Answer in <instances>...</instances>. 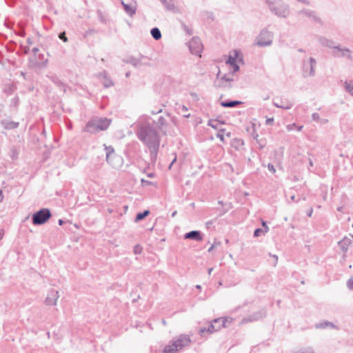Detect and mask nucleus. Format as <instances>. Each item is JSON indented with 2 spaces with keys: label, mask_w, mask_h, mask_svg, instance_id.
<instances>
[{
  "label": "nucleus",
  "mask_w": 353,
  "mask_h": 353,
  "mask_svg": "<svg viewBox=\"0 0 353 353\" xmlns=\"http://www.w3.org/2000/svg\"><path fill=\"white\" fill-rule=\"evenodd\" d=\"M137 136L148 148L151 159L155 161L161 143L157 130L149 124L142 125L137 130Z\"/></svg>",
  "instance_id": "f257e3e1"
},
{
  "label": "nucleus",
  "mask_w": 353,
  "mask_h": 353,
  "mask_svg": "<svg viewBox=\"0 0 353 353\" xmlns=\"http://www.w3.org/2000/svg\"><path fill=\"white\" fill-rule=\"evenodd\" d=\"M271 13L279 18L286 19L290 14L289 4L283 0H264Z\"/></svg>",
  "instance_id": "f03ea898"
},
{
  "label": "nucleus",
  "mask_w": 353,
  "mask_h": 353,
  "mask_svg": "<svg viewBox=\"0 0 353 353\" xmlns=\"http://www.w3.org/2000/svg\"><path fill=\"white\" fill-rule=\"evenodd\" d=\"M191 343L190 336L181 335L178 339L172 341L170 344L165 345L162 350L163 353H176L184 347H187Z\"/></svg>",
  "instance_id": "7ed1b4c3"
},
{
  "label": "nucleus",
  "mask_w": 353,
  "mask_h": 353,
  "mask_svg": "<svg viewBox=\"0 0 353 353\" xmlns=\"http://www.w3.org/2000/svg\"><path fill=\"white\" fill-rule=\"evenodd\" d=\"M39 51L36 47L32 48V56L30 57L28 63L30 68H42L46 66L48 59H45L43 54H38Z\"/></svg>",
  "instance_id": "20e7f679"
},
{
  "label": "nucleus",
  "mask_w": 353,
  "mask_h": 353,
  "mask_svg": "<svg viewBox=\"0 0 353 353\" xmlns=\"http://www.w3.org/2000/svg\"><path fill=\"white\" fill-rule=\"evenodd\" d=\"M52 216L48 208H41L32 215V221L34 225H41L46 223Z\"/></svg>",
  "instance_id": "39448f33"
},
{
  "label": "nucleus",
  "mask_w": 353,
  "mask_h": 353,
  "mask_svg": "<svg viewBox=\"0 0 353 353\" xmlns=\"http://www.w3.org/2000/svg\"><path fill=\"white\" fill-rule=\"evenodd\" d=\"M297 15L302 20L308 19L321 26H323V20L315 10L309 8H303L297 12Z\"/></svg>",
  "instance_id": "423d86ee"
},
{
  "label": "nucleus",
  "mask_w": 353,
  "mask_h": 353,
  "mask_svg": "<svg viewBox=\"0 0 353 353\" xmlns=\"http://www.w3.org/2000/svg\"><path fill=\"white\" fill-rule=\"evenodd\" d=\"M273 33L267 28L263 29L256 39L255 45L259 47L269 46L272 43Z\"/></svg>",
  "instance_id": "0eeeda50"
},
{
  "label": "nucleus",
  "mask_w": 353,
  "mask_h": 353,
  "mask_svg": "<svg viewBox=\"0 0 353 353\" xmlns=\"http://www.w3.org/2000/svg\"><path fill=\"white\" fill-rule=\"evenodd\" d=\"M316 61L314 58L310 57L308 59H303L302 61V75L306 78L308 77H314L315 75V65Z\"/></svg>",
  "instance_id": "6e6552de"
},
{
  "label": "nucleus",
  "mask_w": 353,
  "mask_h": 353,
  "mask_svg": "<svg viewBox=\"0 0 353 353\" xmlns=\"http://www.w3.org/2000/svg\"><path fill=\"white\" fill-rule=\"evenodd\" d=\"M332 55L336 58H345L349 61L353 60L352 52L349 48L336 45L332 52Z\"/></svg>",
  "instance_id": "1a4fd4ad"
},
{
  "label": "nucleus",
  "mask_w": 353,
  "mask_h": 353,
  "mask_svg": "<svg viewBox=\"0 0 353 353\" xmlns=\"http://www.w3.org/2000/svg\"><path fill=\"white\" fill-rule=\"evenodd\" d=\"M104 147L107 162L112 167H116L119 162L120 157L115 154L114 149L112 145L107 146L104 144Z\"/></svg>",
  "instance_id": "9d476101"
},
{
  "label": "nucleus",
  "mask_w": 353,
  "mask_h": 353,
  "mask_svg": "<svg viewBox=\"0 0 353 353\" xmlns=\"http://www.w3.org/2000/svg\"><path fill=\"white\" fill-rule=\"evenodd\" d=\"M188 46L192 54L201 57V53L203 50V44L199 37H193L188 43Z\"/></svg>",
  "instance_id": "9b49d317"
},
{
  "label": "nucleus",
  "mask_w": 353,
  "mask_h": 353,
  "mask_svg": "<svg viewBox=\"0 0 353 353\" xmlns=\"http://www.w3.org/2000/svg\"><path fill=\"white\" fill-rule=\"evenodd\" d=\"M155 128H157L159 132L165 135L168 131V120L163 116H160L157 121H154Z\"/></svg>",
  "instance_id": "f8f14e48"
},
{
  "label": "nucleus",
  "mask_w": 353,
  "mask_h": 353,
  "mask_svg": "<svg viewBox=\"0 0 353 353\" xmlns=\"http://www.w3.org/2000/svg\"><path fill=\"white\" fill-rule=\"evenodd\" d=\"M59 297V292L56 290L52 289L48 291L47 296L45 300V303L47 305H56L57 299Z\"/></svg>",
  "instance_id": "ddd939ff"
},
{
  "label": "nucleus",
  "mask_w": 353,
  "mask_h": 353,
  "mask_svg": "<svg viewBox=\"0 0 353 353\" xmlns=\"http://www.w3.org/2000/svg\"><path fill=\"white\" fill-rule=\"evenodd\" d=\"M265 316L266 311L265 310H261L260 311L254 312L253 314L249 315L248 317L244 318L242 321L244 323L255 321L263 319Z\"/></svg>",
  "instance_id": "4468645a"
},
{
  "label": "nucleus",
  "mask_w": 353,
  "mask_h": 353,
  "mask_svg": "<svg viewBox=\"0 0 353 353\" xmlns=\"http://www.w3.org/2000/svg\"><path fill=\"white\" fill-rule=\"evenodd\" d=\"M83 131L91 134H95L101 130L98 128V123L94 118L86 123L83 128Z\"/></svg>",
  "instance_id": "2eb2a0df"
},
{
  "label": "nucleus",
  "mask_w": 353,
  "mask_h": 353,
  "mask_svg": "<svg viewBox=\"0 0 353 353\" xmlns=\"http://www.w3.org/2000/svg\"><path fill=\"white\" fill-rule=\"evenodd\" d=\"M185 239H192L196 241H201L203 240V236L200 231L192 230L184 234Z\"/></svg>",
  "instance_id": "dca6fc26"
},
{
  "label": "nucleus",
  "mask_w": 353,
  "mask_h": 353,
  "mask_svg": "<svg viewBox=\"0 0 353 353\" xmlns=\"http://www.w3.org/2000/svg\"><path fill=\"white\" fill-rule=\"evenodd\" d=\"M97 123H98V128L101 131L105 130L110 126L111 123V119L105 117H95Z\"/></svg>",
  "instance_id": "f3484780"
},
{
  "label": "nucleus",
  "mask_w": 353,
  "mask_h": 353,
  "mask_svg": "<svg viewBox=\"0 0 353 353\" xmlns=\"http://www.w3.org/2000/svg\"><path fill=\"white\" fill-rule=\"evenodd\" d=\"M318 41L321 46L331 48L332 50H334V47L336 46L333 40L325 37H319Z\"/></svg>",
  "instance_id": "a211bd4d"
},
{
  "label": "nucleus",
  "mask_w": 353,
  "mask_h": 353,
  "mask_svg": "<svg viewBox=\"0 0 353 353\" xmlns=\"http://www.w3.org/2000/svg\"><path fill=\"white\" fill-rule=\"evenodd\" d=\"M98 77L103 79L102 83L105 88H110L114 85V83L112 79L108 77V74L105 71L101 72L98 74Z\"/></svg>",
  "instance_id": "6ab92c4d"
},
{
  "label": "nucleus",
  "mask_w": 353,
  "mask_h": 353,
  "mask_svg": "<svg viewBox=\"0 0 353 353\" xmlns=\"http://www.w3.org/2000/svg\"><path fill=\"white\" fill-rule=\"evenodd\" d=\"M351 243V239L348 237H344L342 240L339 241L338 244L341 250L343 252V258L346 256L345 253L348 250V247Z\"/></svg>",
  "instance_id": "aec40b11"
},
{
  "label": "nucleus",
  "mask_w": 353,
  "mask_h": 353,
  "mask_svg": "<svg viewBox=\"0 0 353 353\" xmlns=\"http://www.w3.org/2000/svg\"><path fill=\"white\" fill-rule=\"evenodd\" d=\"M121 3L123 6V8L125 12L130 17H132L136 13V7L132 6L130 4H127L124 3L123 0H121Z\"/></svg>",
  "instance_id": "412c9836"
},
{
  "label": "nucleus",
  "mask_w": 353,
  "mask_h": 353,
  "mask_svg": "<svg viewBox=\"0 0 353 353\" xmlns=\"http://www.w3.org/2000/svg\"><path fill=\"white\" fill-rule=\"evenodd\" d=\"M327 327H330L331 329H338V327L334 323L328 321L320 322L315 325V328L316 329H325Z\"/></svg>",
  "instance_id": "4be33fe9"
},
{
  "label": "nucleus",
  "mask_w": 353,
  "mask_h": 353,
  "mask_svg": "<svg viewBox=\"0 0 353 353\" xmlns=\"http://www.w3.org/2000/svg\"><path fill=\"white\" fill-rule=\"evenodd\" d=\"M226 319L223 318H217L212 321L215 330L217 332L221 327H225Z\"/></svg>",
  "instance_id": "5701e85b"
},
{
  "label": "nucleus",
  "mask_w": 353,
  "mask_h": 353,
  "mask_svg": "<svg viewBox=\"0 0 353 353\" xmlns=\"http://www.w3.org/2000/svg\"><path fill=\"white\" fill-rule=\"evenodd\" d=\"M243 103L242 101H236V100H234V101H231V100H228V101H221L220 103V105L223 107V108H234V107H236V105H239V104H241Z\"/></svg>",
  "instance_id": "b1692460"
},
{
  "label": "nucleus",
  "mask_w": 353,
  "mask_h": 353,
  "mask_svg": "<svg viewBox=\"0 0 353 353\" xmlns=\"http://www.w3.org/2000/svg\"><path fill=\"white\" fill-rule=\"evenodd\" d=\"M165 8L169 11H175L176 6L174 0H159Z\"/></svg>",
  "instance_id": "393cba45"
},
{
  "label": "nucleus",
  "mask_w": 353,
  "mask_h": 353,
  "mask_svg": "<svg viewBox=\"0 0 353 353\" xmlns=\"http://www.w3.org/2000/svg\"><path fill=\"white\" fill-rule=\"evenodd\" d=\"M1 124L4 127V128L8 130H12L17 128L19 125V123L5 120L1 122Z\"/></svg>",
  "instance_id": "a878e982"
},
{
  "label": "nucleus",
  "mask_w": 353,
  "mask_h": 353,
  "mask_svg": "<svg viewBox=\"0 0 353 353\" xmlns=\"http://www.w3.org/2000/svg\"><path fill=\"white\" fill-rule=\"evenodd\" d=\"M216 332L214 329V326L212 323V321L210 323V324L208 326V327H201L199 330V334L201 336H204V334L205 332H208L209 334H212L213 332Z\"/></svg>",
  "instance_id": "bb28decb"
},
{
  "label": "nucleus",
  "mask_w": 353,
  "mask_h": 353,
  "mask_svg": "<svg viewBox=\"0 0 353 353\" xmlns=\"http://www.w3.org/2000/svg\"><path fill=\"white\" fill-rule=\"evenodd\" d=\"M282 102V104H279L277 102L275 101V99L273 100V105L276 107V108H282L283 110H290L292 108V103H290L289 101H286L285 103H283V101Z\"/></svg>",
  "instance_id": "cd10ccee"
},
{
  "label": "nucleus",
  "mask_w": 353,
  "mask_h": 353,
  "mask_svg": "<svg viewBox=\"0 0 353 353\" xmlns=\"http://www.w3.org/2000/svg\"><path fill=\"white\" fill-rule=\"evenodd\" d=\"M150 34L155 40H159L162 37L160 30L157 27L151 29Z\"/></svg>",
  "instance_id": "c85d7f7f"
},
{
  "label": "nucleus",
  "mask_w": 353,
  "mask_h": 353,
  "mask_svg": "<svg viewBox=\"0 0 353 353\" xmlns=\"http://www.w3.org/2000/svg\"><path fill=\"white\" fill-rule=\"evenodd\" d=\"M50 79L52 81L56 84L58 87H59L61 90H63V92L65 91V85L57 77V76H52L50 77Z\"/></svg>",
  "instance_id": "c756f323"
},
{
  "label": "nucleus",
  "mask_w": 353,
  "mask_h": 353,
  "mask_svg": "<svg viewBox=\"0 0 353 353\" xmlns=\"http://www.w3.org/2000/svg\"><path fill=\"white\" fill-rule=\"evenodd\" d=\"M149 214H150V211L148 210H145L143 212L137 213L136 215V217H135V222H139V221L144 219Z\"/></svg>",
  "instance_id": "7c9ffc66"
},
{
  "label": "nucleus",
  "mask_w": 353,
  "mask_h": 353,
  "mask_svg": "<svg viewBox=\"0 0 353 353\" xmlns=\"http://www.w3.org/2000/svg\"><path fill=\"white\" fill-rule=\"evenodd\" d=\"M127 63H130L134 67H139L141 65V62L139 59L134 57H130V59L125 61Z\"/></svg>",
  "instance_id": "2f4dec72"
},
{
  "label": "nucleus",
  "mask_w": 353,
  "mask_h": 353,
  "mask_svg": "<svg viewBox=\"0 0 353 353\" xmlns=\"http://www.w3.org/2000/svg\"><path fill=\"white\" fill-rule=\"evenodd\" d=\"M344 88L347 92L353 96V81H345Z\"/></svg>",
  "instance_id": "473e14b6"
},
{
  "label": "nucleus",
  "mask_w": 353,
  "mask_h": 353,
  "mask_svg": "<svg viewBox=\"0 0 353 353\" xmlns=\"http://www.w3.org/2000/svg\"><path fill=\"white\" fill-rule=\"evenodd\" d=\"M312 117L314 121L321 122L322 123H325L327 121L326 119L321 120L319 114L316 112L313 113Z\"/></svg>",
  "instance_id": "72a5a7b5"
},
{
  "label": "nucleus",
  "mask_w": 353,
  "mask_h": 353,
  "mask_svg": "<svg viewBox=\"0 0 353 353\" xmlns=\"http://www.w3.org/2000/svg\"><path fill=\"white\" fill-rule=\"evenodd\" d=\"M181 26L183 30L188 34L192 35L193 34V31L191 28H190L188 26H186L183 22L181 23Z\"/></svg>",
  "instance_id": "f704fd0d"
},
{
  "label": "nucleus",
  "mask_w": 353,
  "mask_h": 353,
  "mask_svg": "<svg viewBox=\"0 0 353 353\" xmlns=\"http://www.w3.org/2000/svg\"><path fill=\"white\" fill-rule=\"evenodd\" d=\"M142 247L140 245L137 244L134 247L133 252L134 254H140L142 252Z\"/></svg>",
  "instance_id": "c9c22d12"
},
{
  "label": "nucleus",
  "mask_w": 353,
  "mask_h": 353,
  "mask_svg": "<svg viewBox=\"0 0 353 353\" xmlns=\"http://www.w3.org/2000/svg\"><path fill=\"white\" fill-rule=\"evenodd\" d=\"M265 234L262 228H256L254 232V236L255 237L259 236L261 234Z\"/></svg>",
  "instance_id": "e433bc0d"
},
{
  "label": "nucleus",
  "mask_w": 353,
  "mask_h": 353,
  "mask_svg": "<svg viewBox=\"0 0 353 353\" xmlns=\"http://www.w3.org/2000/svg\"><path fill=\"white\" fill-rule=\"evenodd\" d=\"M208 125L211 126L212 128H213L214 129H217L218 128L217 121H216V120H210L208 121Z\"/></svg>",
  "instance_id": "4c0bfd02"
},
{
  "label": "nucleus",
  "mask_w": 353,
  "mask_h": 353,
  "mask_svg": "<svg viewBox=\"0 0 353 353\" xmlns=\"http://www.w3.org/2000/svg\"><path fill=\"white\" fill-rule=\"evenodd\" d=\"M59 38L62 40L63 42L68 41V38L65 35V32H60L59 34Z\"/></svg>",
  "instance_id": "58836bf2"
},
{
  "label": "nucleus",
  "mask_w": 353,
  "mask_h": 353,
  "mask_svg": "<svg viewBox=\"0 0 353 353\" xmlns=\"http://www.w3.org/2000/svg\"><path fill=\"white\" fill-rule=\"evenodd\" d=\"M231 67L232 68V72H236L239 70V66L236 63H232Z\"/></svg>",
  "instance_id": "ea45409f"
},
{
  "label": "nucleus",
  "mask_w": 353,
  "mask_h": 353,
  "mask_svg": "<svg viewBox=\"0 0 353 353\" xmlns=\"http://www.w3.org/2000/svg\"><path fill=\"white\" fill-rule=\"evenodd\" d=\"M347 286L349 289L353 288V278H350L347 282Z\"/></svg>",
  "instance_id": "a19ab883"
},
{
  "label": "nucleus",
  "mask_w": 353,
  "mask_h": 353,
  "mask_svg": "<svg viewBox=\"0 0 353 353\" xmlns=\"http://www.w3.org/2000/svg\"><path fill=\"white\" fill-rule=\"evenodd\" d=\"M268 170H269L271 172H272V173H274V172H276V170H275V168H274V165H273V164H272V163H269V164L268 165Z\"/></svg>",
  "instance_id": "79ce46f5"
},
{
  "label": "nucleus",
  "mask_w": 353,
  "mask_h": 353,
  "mask_svg": "<svg viewBox=\"0 0 353 353\" xmlns=\"http://www.w3.org/2000/svg\"><path fill=\"white\" fill-rule=\"evenodd\" d=\"M141 185L143 186L152 184V182H150L149 181H147V180H145L143 179H141Z\"/></svg>",
  "instance_id": "37998d69"
},
{
  "label": "nucleus",
  "mask_w": 353,
  "mask_h": 353,
  "mask_svg": "<svg viewBox=\"0 0 353 353\" xmlns=\"http://www.w3.org/2000/svg\"><path fill=\"white\" fill-rule=\"evenodd\" d=\"M221 79L229 82L233 81V79L228 77L226 74L223 75Z\"/></svg>",
  "instance_id": "c03bdc74"
},
{
  "label": "nucleus",
  "mask_w": 353,
  "mask_h": 353,
  "mask_svg": "<svg viewBox=\"0 0 353 353\" xmlns=\"http://www.w3.org/2000/svg\"><path fill=\"white\" fill-rule=\"evenodd\" d=\"M227 63H230V65H232V63H236L235 57H230V58L228 59V61H227Z\"/></svg>",
  "instance_id": "a18cd8bd"
},
{
  "label": "nucleus",
  "mask_w": 353,
  "mask_h": 353,
  "mask_svg": "<svg viewBox=\"0 0 353 353\" xmlns=\"http://www.w3.org/2000/svg\"><path fill=\"white\" fill-rule=\"evenodd\" d=\"M216 137L221 139V141H223L224 140V136L221 133V132H219L216 134Z\"/></svg>",
  "instance_id": "49530a36"
},
{
  "label": "nucleus",
  "mask_w": 353,
  "mask_h": 353,
  "mask_svg": "<svg viewBox=\"0 0 353 353\" xmlns=\"http://www.w3.org/2000/svg\"><path fill=\"white\" fill-rule=\"evenodd\" d=\"M274 119L273 118H269L266 120V124L270 125L272 123H273Z\"/></svg>",
  "instance_id": "de8ad7c7"
},
{
  "label": "nucleus",
  "mask_w": 353,
  "mask_h": 353,
  "mask_svg": "<svg viewBox=\"0 0 353 353\" xmlns=\"http://www.w3.org/2000/svg\"><path fill=\"white\" fill-rule=\"evenodd\" d=\"M162 112V109H159V110H152V111L151 112V113H152V114H159V113H160V112Z\"/></svg>",
  "instance_id": "09e8293b"
},
{
  "label": "nucleus",
  "mask_w": 353,
  "mask_h": 353,
  "mask_svg": "<svg viewBox=\"0 0 353 353\" xmlns=\"http://www.w3.org/2000/svg\"><path fill=\"white\" fill-rule=\"evenodd\" d=\"M295 127H296V124H295V123H293L292 125H289L288 126V130H293V129H294V128H295Z\"/></svg>",
  "instance_id": "8fccbe9b"
},
{
  "label": "nucleus",
  "mask_w": 353,
  "mask_h": 353,
  "mask_svg": "<svg viewBox=\"0 0 353 353\" xmlns=\"http://www.w3.org/2000/svg\"><path fill=\"white\" fill-rule=\"evenodd\" d=\"M312 212H313V209L310 208V210H309V212L307 214V216L310 217L312 216Z\"/></svg>",
  "instance_id": "3c124183"
},
{
  "label": "nucleus",
  "mask_w": 353,
  "mask_h": 353,
  "mask_svg": "<svg viewBox=\"0 0 353 353\" xmlns=\"http://www.w3.org/2000/svg\"><path fill=\"white\" fill-rule=\"evenodd\" d=\"M272 257H273V259H275V263H274V265H275L278 261V256L276 255H272Z\"/></svg>",
  "instance_id": "603ef678"
},
{
  "label": "nucleus",
  "mask_w": 353,
  "mask_h": 353,
  "mask_svg": "<svg viewBox=\"0 0 353 353\" xmlns=\"http://www.w3.org/2000/svg\"><path fill=\"white\" fill-rule=\"evenodd\" d=\"M4 234L3 230H0V240L3 238Z\"/></svg>",
  "instance_id": "864d4df0"
},
{
  "label": "nucleus",
  "mask_w": 353,
  "mask_h": 353,
  "mask_svg": "<svg viewBox=\"0 0 353 353\" xmlns=\"http://www.w3.org/2000/svg\"><path fill=\"white\" fill-rule=\"evenodd\" d=\"M3 195L2 191L0 190V202L3 201Z\"/></svg>",
  "instance_id": "5fc2aeb1"
},
{
  "label": "nucleus",
  "mask_w": 353,
  "mask_h": 353,
  "mask_svg": "<svg viewBox=\"0 0 353 353\" xmlns=\"http://www.w3.org/2000/svg\"><path fill=\"white\" fill-rule=\"evenodd\" d=\"M28 50H29V49H26V47L23 46V54L28 53Z\"/></svg>",
  "instance_id": "6e6d98bb"
},
{
  "label": "nucleus",
  "mask_w": 353,
  "mask_h": 353,
  "mask_svg": "<svg viewBox=\"0 0 353 353\" xmlns=\"http://www.w3.org/2000/svg\"><path fill=\"white\" fill-rule=\"evenodd\" d=\"M207 14H208V17L209 19H212V13H211V12H207Z\"/></svg>",
  "instance_id": "4d7b16f0"
},
{
  "label": "nucleus",
  "mask_w": 353,
  "mask_h": 353,
  "mask_svg": "<svg viewBox=\"0 0 353 353\" xmlns=\"http://www.w3.org/2000/svg\"><path fill=\"white\" fill-rule=\"evenodd\" d=\"M64 221L62 219H59L58 221V223L59 225H62L63 224Z\"/></svg>",
  "instance_id": "13d9d810"
},
{
  "label": "nucleus",
  "mask_w": 353,
  "mask_h": 353,
  "mask_svg": "<svg viewBox=\"0 0 353 353\" xmlns=\"http://www.w3.org/2000/svg\"><path fill=\"white\" fill-rule=\"evenodd\" d=\"M212 223H213V222H212V221H208V222L206 223V225H207V227L208 228L210 225H212Z\"/></svg>",
  "instance_id": "bf43d9fd"
},
{
  "label": "nucleus",
  "mask_w": 353,
  "mask_h": 353,
  "mask_svg": "<svg viewBox=\"0 0 353 353\" xmlns=\"http://www.w3.org/2000/svg\"><path fill=\"white\" fill-rule=\"evenodd\" d=\"M343 206L338 207V208H337V211H339V212H343Z\"/></svg>",
  "instance_id": "052dcab7"
},
{
  "label": "nucleus",
  "mask_w": 353,
  "mask_h": 353,
  "mask_svg": "<svg viewBox=\"0 0 353 353\" xmlns=\"http://www.w3.org/2000/svg\"><path fill=\"white\" fill-rule=\"evenodd\" d=\"M182 110L184 111V112H187L188 111V108L185 105H183L182 106Z\"/></svg>",
  "instance_id": "680f3d73"
},
{
  "label": "nucleus",
  "mask_w": 353,
  "mask_h": 353,
  "mask_svg": "<svg viewBox=\"0 0 353 353\" xmlns=\"http://www.w3.org/2000/svg\"><path fill=\"white\" fill-rule=\"evenodd\" d=\"M27 43L29 44V45H31L32 43V41H31V39L30 38H28L27 39Z\"/></svg>",
  "instance_id": "e2e57ef3"
},
{
  "label": "nucleus",
  "mask_w": 353,
  "mask_h": 353,
  "mask_svg": "<svg viewBox=\"0 0 353 353\" xmlns=\"http://www.w3.org/2000/svg\"><path fill=\"white\" fill-rule=\"evenodd\" d=\"M154 173H150L148 174V176L150 178H152V177H154Z\"/></svg>",
  "instance_id": "0e129e2a"
},
{
  "label": "nucleus",
  "mask_w": 353,
  "mask_h": 353,
  "mask_svg": "<svg viewBox=\"0 0 353 353\" xmlns=\"http://www.w3.org/2000/svg\"><path fill=\"white\" fill-rule=\"evenodd\" d=\"M290 199H291L292 201L296 202V201L295 199V196L294 195L291 196Z\"/></svg>",
  "instance_id": "69168bd1"
},
{
  "label": "nucleus",
  "mask_w": 353,
  "mask_h": 353,
  "mask_svg": "<svg viewBox=\"0 0 353 353\" xmlns=\"http://www.w3.org/2000/svg\"><path fill=\"white\" fill-rule=\"evenodd\" d=\"M303 128V125L299 126V127H297V130H298V131H301V130H302V128Z\"/></svg>",
  "instance_id": "338daca9"
},
{
  "label": "nucleus",
  "mask_w": 353,
  "mask_h": 353,
  "mask_svg": "<svg viewBox=\"0 0 353 353\" xmlns=\"http://www.w3.org/2000/svg\"><path fill=\"white\" fill-rule=\"evenodd\" d=\"M264 228H265V230H263L264 232H267L268 231V229H269L268 227L266 225V226L264 227Z\"/></svg>",
  "instance_id": "774afa93"
}]
</instances>
